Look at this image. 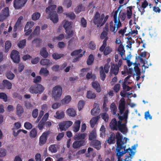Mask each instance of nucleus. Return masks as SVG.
I'll use <instances>...</instances> for the list:
<instances>
[{"instance_id":"1","label":"nucleus","mask_w":161,"mask_h":161,"mask_svg":"<svg viewBox=\"0 0 161 161\" xmlns=\"http://www.w3.org/2000/svg\"><path fill=\"white\" fill-rule=\"evenodd\" d=\"M123 136L119 132H117L116 135V144L117 147L116 149L117 151L116 156L118 159L125 153L132 151V149L130 148L125 149L126 146H124L125 142L123 140ZM118 161H119V159Z\"/></svg>"},{"instance_id":"2","label":"nucleus","mask_w":161,"mask_h":161,"mask_svg":"<svg viewBox=\"0 0 161 161\" xmlns=\"http://www.w3.org/2000/svg\"><path fill=\"white\" fill-rule=\"evenodd\" d=\"M109 16H105L104 14H100L98 12H97L93 17V21L95 25H97V27L103 26L107 20Z\"/></svg>"},{"instance_id":"3","label":"nucleus","mask_w":161,"mask_h":161,"mask_svg":"<svg viewBox=\"0 0 161 161\" xmlns=\"http://www.w3.org/2000/svg\"><path fill=\"white\" fill-rule=\"evenodd\" d=\"M55 5H52L48 6L45 10L46 13L48 15L49 18L53 23H56L58 21V15L55 9L56 7Z\"/></svg>"},{"instance_id":"4","label":"nucleus","mask_w":161,"mask_h":161,"mask_svg":"<svg viewBox=\"0 0 161 161\" xmlns=\"http://www.w3.org/2000/svg\"><path fill=\"white\" fill-rule=\"evenodd\" d=\"M62 93L61 86L59 85L56 86L52 90V96L55 101L58 100L60 98Z\"/></svg>"},{"instance_id":"5","label":"nucleus","mask_w":161,"mask_h":161,"mask_svg":"<svg viewBox=\"0 0 161 161\" xmlns=\"http://www.w3.org/2000/svg\"><path fill=\"white\" fill-rule=\"evenodd\" d=\"M109 66L108 64H105L104 67L101 66L99 68V73L100 78L101 80L103 81L105 80L106 75V73H108Z\"/></svg>"},{"instance_id":"6","label":"nucleus","mask_w":161,"mask_h":161,"mask_svg":"<svg viewBox=\"0 0 161 161\" xmlns=\"http://www.w3.org/2000/svg\"><path fill=\"white\" fill-rule=\"evenodd\" d=\"M73 124V122L70 120L63 121L58 124L60 131H65L69 128Z\"/></svg>"},{"instance_id":"7","label":"nucleus","mask_w":161,"mask_h":161,"mask_svg":"<svg viewBox=\"0 0 161 161\" xmlns=\"http://www.w3.org/2000/svg\"><path fill=\"white\" fill-rule=\"evenodd\" d=\"M107 35L108 32L105 31H103L100 35V38L102 39H104L103 41L102 45L99 48V50L100 51H103L107 46L106 42L108 39V37L107 36Z\"/></svg>"},{"instance_id":"8","label":"nucleus","mask_w":161,"mask_h":161,"mask_svg":"<svg viewBox=\"0 0 161 161\" xmlns=\"http://www.w3.org/2000/svg\"><path fill=\"white\" fill-rule=\"evenodd\" d=\"M10 57L14 62L18 64L20 60V56L19 52L17 50H13L10 54Z\"/></svg>"},{"instance_id":"9","label":"nucleus","mask_w":161,"mask_h":161,"mask_svg":"<svg viewBox=\"0 0 161 161\" xmlns=\"http://www.w3.org/2000/svg\"><path fill=\"white\" fill-rule=\"evenodd\" d=\"M9 15L8 8L5 7L2 10L0 14V21L2 22L4 21Z\"/></svg>"},{"instance_id":"10","label":"nucleus","mask_w":161,"mask_h":161,"mask_svg":"<svg viewBox=\"0 0 161 161\" xmlns=\"http://www.w3.org/2000/svg\"><path fill=\"white\" fill-rule=\"evenodd\" d=\"M27 0H14V6L16 9H19L24 6Z\"/></svg>"},{"instance_id":"11","label":"nucleus","mask_w":161,"mask_h":161,"mask_svg":"<svg viewBox=\"0 0 161 161\" xmlns=\"http://www.w3.org/2000/svg\"><path fill=\"white\" fill-rule=\"evenodd\" d=\"M34 24V23L32 21L28 22L27 23L24 29L25 31H26L25 33V36H28L31 33L32 31L31 28Z\"/></svg>"},{"instance_id":"12","label":"nucleus","mask_w":161,"mask_h":161,"mask_svg":"<svg viewBox=\"0 0 161 161\" xmlns=\"http://www.w3.org/2000/svg\"><path fill=\"white\" fill-rule=\"evenodd\" d=\"M127 122H125L123 123H121V122H119V123H118V129L121 133L124 134H126L128 132V128L126 126Z\"/></svg>"},{"instance_id":"13","label":"nucleus","mask_w":161,"mask_h":161,"mask_svg":"<svg viewBox=\"0 0 161 161\" xmlns=\"http://www.w3.org/2000/svg\"><path fill=\"white\" fill-rule=\"evenodd\" d=\"M49 134V131L44 132L42 134L39 138V144L40 146H42L46 143L47 139V137Z\"/></svg>"},{"instance_id":"14","label":"nucleus","mask_w":161,"mask_h":161,"mask_svg":"<svg viewBox=\"0 0 161 161\" xmlns=\"http://www.w3.org/2000/svg\"><path fill=\"white\" fill-rule=\"evenodd\" d=\"M86 144L85 140H80L75 141L72 145L73 148L75 149L80 148L81 146H84Z\"/></svg>"},{"instance_id":"15","label":"nucleus","mask_w":161,"mask_h":161,"mask_svg":"<svg viewBox=\"0 0 161 161\" xmlns=\"http://www.w3.org/2000/svg\"><path fill=\"white\" fill-rule=\"evenodd\" d=\"M119 8L120 7H119L118 8L117 10L115 11L113 16L114 23L115 24H116V25L117 27L118 28H120L122 26L121 23L120 21L119 18L118 19H117V14L118 12V10Z\"/></svg>"},{"instance_id":"16","label":"nucleus","mask_w":161,"mask_h":161,"mask_svg":"<svg viewBox=\"0 0 161 161\" xmlns=\"http://www.w3.org/2000/svg\"><path fill=\"white\" fill-rule=\"evenodd\" d=\"M125 99L122 98L120 101L118 108L119 110V113L121 114H123L125 108Z\"/></svg>"},{"instance_id":"17","label":"nucleus","mask_w":161,"mask_h":161,"mask_svg":"<svg viewBox=\"0 0 161 161\" xmlns=\"http://www.w3.org/2000/svg\"><path fill=\"white\" fill-rule=\"evenodd\" d=\"M94 108L91 110V113L93 115H97L100 112V109L99 105L97 103H94Z\"/></svg>"},{"instance_id":"18","label":"nucleus","mask_w":161,"mask_h":161,"mask_svg":"<svg viewBox=\"0 0 161 161\" xmlns=\"http://www.w3.org/2000/svg\"><path fill=\"white\" fill-rule=\"evenodd\" d=\"M114 133H112L109 135V137L107 140L106 142L109 144H114L115 142V138H116V135Z\"/></svg>"},{"instance_id":"19","label":"nucleus","mask_w":161,"mask_h":161,"mask_svg":"<svg viewBox=\"0 0 161 161\" xmlns=\"http://www.w3.org/2000/svg\"><path fill=\"white\" fill-rule=\"evenodd\" d=\"M110 127L112 130H118V122L115 118L113 119L109 124Z\"/></svg>"},{"instance_id":"20","label":"nucleus","mask_w":161,"mask_h":161,"mask_svg":"<svg viewBox=\"0 0 161 161\" xmlns=\"http://www.w3.org/2000/svg\"><path fill=\"white\" fill-rule=\"evenodd\" d=\"M129 113V110L128 109L126 110L123 116H121L119 115L118 118L119 119L118 121V123H119V122H121V123H122V121L124 120L125 122H127V120L128 117V114Z\"/></svg>"},{"instance_id":"21","label":"nucleus","mask_w":161,"mask_h":161,"mask_svg":"<svg viewBox=\"0 0 161 161\" xmlns=\"http://www.w3.org/2000/svg\"><path fill=\"white\" fill-rule=\"evenodd\" d=\"M87 135V134L85 133H76L74 136V139L75 140H84L86 136Z\"/></svg>"},{"instance_id":"22","label":"nucleus","mask_w":161,"mask_h":161,"mask_svg":"<svg viewBox=\"0 0 161 161\" xmlns=\"http://www.w3.org/2000/svg\"><path fill=\"white\" fill-rule=\"evenodd\" d=\"M92 146L97 150H99L101 147V142L97 140H94L91 142Z\"/></svg>"},{"instance_id":"23","label":"nucleus","mask_w":161,"mask_h":161,"mask_svg":"<svg viewBox=\"0 0 161 161\" xmlns=\"http://www.w3.org/2000/svg\"><path fill=\"white\" fill-rule=\"evenodd\" d=\"M119 70V66L117 64H113L111 65V72L112 73L116 75L118 74Z\"/></svg>"},{"instance_id":"24","label":"nucleus","mask_w":161,"mask_h":161,"mask_svg":"<svg viewBox=\"0 0 161 161\" xmlns=\"http://www.w3.org/2000/svg\"><path fill=\"white\" fill-rule=\"evenodd\" d=\"M24 109L20 104H18L16 107V114L18 117H20L24 112Z\"/></svg>"},{"instance_id":"25","label":"nucleus","mask_w":161,"mask_h":161,"mask_svg":"<svg viewBox=\"0 0 161 161\" xmlns=\"http://www.w3.org/2000/svg\"><path fill=\"white\" fill-rule=\"evenodd\" d=\"M3 87H1V88H3L5 87L8 89L12 88V83L7 80H3Z\"/></svg>"},{"instance_id":"26","label":"nucleus","mask_w":161,"mask_h":161,"mask_svg":"<svg viewBox=\"0 0 161 161\" xmlns=\"http://www.w3.org/2000/svg\"><path fill=\"white\" fill-rule=\"evenodd\" d=\"M23 19V17L22 16H20L18 18L14 27L13 30L14 32H16L17 29L19 28L21 25V21Z\"/></svg>"},{"instance_id":"27","label":"nucleus","mask_w":161,"mask_h":161,"mask_svg":"<svg viewBox=\"0 0 161 161\" xmlns=\"http://www.w3.org/2000/svg\"><path fill=\"white\" fill-rule=\"evenodd\" d=\"M40 64L43 66H45L47 67L51 65L52 63L49 59H43L40 61Z\"/></svg>"},{"instance_id":"28","label":"nucleus","mask_w":161,"mask_h":161,"mask_svg":"<svg viewBox=\"0 0 161 161\" xmlns=\"http://www.w3.org/2000/svg\"><path fill=\"white\" fill-rule=\"evenodd\" d=\"M92 87L95 89L98 92H99L101 91V89L99 84L96 82L94 81L92 83Z\"/></svg>"},{"instance_id":"29","label":"nucleus","mask_w":161,"mask_h":161,"mask_svg":"<svg viewBox=\"0 0 161 161\" xmlns=\"http://www.w3.org/2000/svg\"><path fill=\"white\" fill-rule=\"evenodd\" d=\"M116 24H115L114 26L113 22L112 21H111L109 23L110 30L111 32H114V34H115L118 29Z\"/></svg>"},{"instance_id":"30","label":"nucleus","mask_w":161,"mask_h":161,"mask_svg":"<svg viewBox=\"0 0 161 161\" xmlns=\"http://www.w3.org/2000/svg\"><path fill=\"white\" fill-rule=\"evenodd\" d=\"M40 54L42 57L45 58H46L48 57V53L46 47H43L42 48L40 51Z\"/></svg>"},{"instance_id":"31","label":"nucleus","mask_w":161,"mask_h":161,"mask_svg":"<svg viewBox=\"0 0 161 161\" xmlns=\"http://www.w3.org/2000/svg\"><path fill=\"white\" fill-rule=\"evenodd\" d=\"M97 134L95 130H92L89 135V140L92 141L97 138Z\"/></svg>"},{"instance_id":"32","label":"nucleus","mask_w":161,"mask_h":161,"mask_svg":"<svg viewBox=\"0 0 161 161\" xmlns=\"http://www.w3.org/2000/svg\"><path fill=\"white\" fill-rule=\"evenodd\" d=\"M99 119L98 116L93 118L90 121V123L92 128H93Z\"/></svg>"},{"instance_id":"33","label":"nucleus","mask_w":161,"mask_h":161,"mask_svg":"<svg viewBox=\"0 0 161 161\" xmlns=\"http://www.w3.org/2000/svg\"><path fill=\"white\" fill-rule=\"evenodd\" d=\"M66 113L70 116L74 117L76 115L75 111L72 108L68 109L66 111Z\"/></svg>"},{"instance_id":"34","label":"nucleus","mask_w":161,"mask_h":161,"mask_svg":"<svg viewBox=\"0 0 161 161\" xmlns=\"http://www.w3.org/2000/svg\"><path fill=\"white\" fill-rule=\"evenodd\" d=\"M39 74L40 75L47 76L49 74V71L46 68L42 67L41 68L39 71Z\"/></svg>"},{"instance_id":"35","label":"nucleus","mask_w":161,"mask_h":161,"mask_svg":"<svg viewBox=\"0 0 161 161\" xmlns=\"http://www.w3.org/2000/svg\"><path fill=\"white\" fill-rule=\"evenodd\" d=\"M127 10H126L127 18L128 19H130L132 15V7L131 6L127 7Z\"/></svg>"},{"instance_id":"36","label":"nucleus","mask_w":161,"mask_h":161,"mask_svg":"<svg viewBox=\"0 0 161 161\" xmlns=\"http://www.w3.org/2000/svg\"><path fill=\"white\" fill-rule=\"evenodd\" d=\"M64 116V112L63 111L59 112L57 111L56 113V115L54 117L57 119H61L63 118Z\"/></svg>"},{"instance_id":"37","label":"nucleus","mask_w":161,"mask_h":161,"mask_svg":"<svg viewBox=\"0 0 161 161\" xmlns=\"http://www.w3.org/2000/svg\"><path fill=\"white\" fill-rule=\"evenodd\" d=\"M94 57L92 54H90L88 56L86 60V63L88 65H91L93 62Z\"/></svg>"},{"instance_id":"38","label":"nucleus","mask_w":161,"mask_h":161,"mask_svg":"<svg viewBox=\"0 0 161 161\" xmlns=\"http://www.w3.org/2000/svg\"><path fill=\"white\" fill-rule=\"evenodd\" d=\"M29 91L32 94H38V91L36 90V84L31 86L29 88Z\"/></svg>"},{"instance_id":"39","label":"nucleus","mask_w":161,"mask_h":161,"mask_svg":"<svg viewBox=\"0 0 161 161\" xmlns=\"http://www.w3.org/2000/svg\"><path fill=\"white\" fill-rule=\"evenodd\" d=\"M71 98L70 96L68 95L65 97L64 98L61 100V103L63 104L69 103L71 100Z\"/></svg>"},{"instance_id":"40","label":"nucleus","mask_w":161,"mask_h":161,"mask_svg":"<svg viewBox=\"0 0 161 161\" xmlns=\"http://www.w3.org/2000/svg\"><path fill=\"white\" fill-rule=\"evenodd\" d=\"M96 97L95 93L92 92L91 91H89L87 92L86 97L88 99H94Z\"/></svg>"},{"instance_id":"41","label":"nucleus","mask_w":161,"mask_h":161,"mask_svg":"<svg viewBox=\"0 0 161 161\" xmlns=\"http://www.w3.org/2000/svg\"><path fill=\"white\" fill-rule=\"evenodd\" d=\"M110 109L111 111L114 115L116 114V113L117 111V108L114 103H112L110 105Z\"/></svg>"},{"instance_id":"42","label":"nucleus","mask_w":161,"mask_h":161,"mask_svg":"<svg viewBox=\"0 0 161 161\" xmlns=\"http://www.w3.org/2000/svg\"><path fill=\"white\" fill-rule=\"evenodd\" d=\"M57 145L53 144L50 145L49 147V150L52 153H55L57 152Z\"/></svg>"},{"instance_id":"43","label":"nucleus","mask_w":161,"mask_h":161,"mask_svg":"<svg viewBox=\"0 0 161 161\" xmlns=\"http://www.w3.org/2000/svg\"><path fill=\"white\" fill-rule=\"evenodd\" d=\"M36 90L38 91V93L41 94L44 90V87L41 84H36Z\"/></svg>"},{"instance_id":"44","label":"nucleus","mask_w":161,"mask_h":161,"mask_svg":"<svg viewBox=\"0 0 161 161\" xmlns=\"http://www.w3.org/2000/svg\"><path fill=\"white\" fill-rule=\"evenodd\" d=\"M71 24L72 22L66 21L65 22L63 27L65 30L71 29L72 27Z\"/></svg>"},{"instance_id":"45","label":"nucleus","mask_w":161,"mask_h":161,"mask_svg":"<svg viewBox=\"0 0 161 161\" xmlns=\"http://www.w3.org/2000/svg\"><path fill=\"white\" fill-rule=\"evenodd\" d=\"M95 5L93 2H92L89 4L88 7L89 10L91 13H92L94 11V8H95Z\"/></svg>"},{"instance_id":"46","label":"nucleus","mask_w":161,"mask_h":161,"mask_svg":"<svg viewBox=\"0 0 161 161\" xmlns=\"http://www.w3.org/2000/svg\"><path fill=\"white\" fill-rule=\"evenodd\" d=\"M41 16V14L39 13L36 12L32 15L31 18L33 20H38Z\"/></svg>"},{"instance_id":"47","label":"nucleus","mask_w":161,"mask_h":161,"mask_svg":"<svg viewBox=\"0 0 161 161\" xmlns=\"http://www.w3.org/2000/svg\"><path fill=\"white\" fill-rule=\"evenodd\" d=\"M84 9L81 4H80L78 6L75 8L74 11L76 14H78L81 11H82Z\"/></svg>"},{"instance_id":"48","label":"nucleus","mask_w":161,"mask_h":161,"mask_svg":"<svg viewBox=\"0 0 161 161\" xmlns=\"http://www.w3.org/2000/svg\"><path fill=\"white\" fill-rule=\"evenodd\" d=\"M64 56V54H58L57 53H54L52 55L53 58L55 59H58Z\"/></svg>"},{"instance_id":"49","label":"nucleus","mask_w":161,"mask_h":161,"mask_svg":"<svg viewBox=\"0 0 161 161\" xmlns=\"http://www.w3.org/2000/svg\"><path fill=\"white\" fill-rule=\"evenodd\" d=\"M11 47V42L9 41H7L5 43V52H8Z\"/></svg>"},{"instance_id":"50","label":"nucleus","mask_w":161,"mask_h":161,"mask_svg":"<svg viewBox=\"0 0 161 161\" xmlns=\"http://www.w3.org/2000/svg\"><path fill=\"white\" fill-rule=\"evenodd\" d=\"M26 42V39H24L19 42L18 43L17 45L20 48H23L25 45Z\"/></svg>"},{"instance_id":"51","label":"nucleus","mask_w":161,"mask_h":161,"mask_svg":"<svg viewBox=\"0 0 161 161\" xmlns=\"http://www.w3.org/2000/svg\"><path fill=\"white\" fill-rule=\"evenodd\" d=\"M6 76L8 79L11 80L14 78L15 75L11 71H9L7 72Z\"/></svg>"},{"instance_id":"52","label":"nucleus","mask_w":161,"mask_h":161,"mask_svg":"<svg viewBox=\"0 0 161 161\" xmlns=\"http://www.w3.org/2000/svg\"><path fill=\"white\" fill-rule=\"evenodd\" d=\"M88 47L92 50H94L96 48V45L94 41H91L88 44Z\"/></svg>"},{"instance_id":"53","label":"nucleus","mask_w":161,"mask_h":161,"mask_svg":"<svg viewBox=\"0 0 161 161\" xmlns=\"http://www.w3.org/2000/svg\"><path fill=\"white\" fill-rule=\"evenodd\" d=\"M65 32L67 35V38H70L73 35L74 32L73 31L71 30V29L65 30Z\"/></svg>"},{"instance_id":"54","label":"nucleus","mask_w":161,"mask_h":161,"mask_svg":"<svg viewBox=\"0 0 161 161\" xmlns=\"http://www.w3.org/2000/svg\"><path fill=\"white\" fill-rule=\"evenodd\" d=\"M37 130L36 128H33L30 132V136L31 137L35 138L37 136Z\"/></svg>"},{"instance_id":"55","label":"nucleus","mask_w":161,"mask_h":161,"mask_svg":"<svg viewBox=\"0 0 161 161\" xmlns=\"http://www.w3.org/2000/svg\"><path fill=\"white\" fill-rule=\"evenodd\" d=\"M86 78L88 79H92L93 80H95L96 78V76L95 75H92V72H88L86 75Z\"/></svg>"},{"instance_id":"56","label":"nucleus","mask_w":161,"mask_h":161,"mask_svg":"<svg viewBox=\"0 0 161 161\" xmlns=\"http://www.w3.org/2000/svg\"><path fill=\"white\" fill-rule=\"evenodd\" d=\"M118 51L119 52V54L122 57L124 54V53L125 52V50L124 47L122 45H120L118 48Z\"/></svg>"},{"instance_id":"57","label":"nucleus","mask_w":161,"mask_h":161,"mask_svg":"<svg viewBox=\"0 0 161 161\" xmlns=\"http://www.w3.org/2000/svg\"><path fill=\"white\" fill-rule=\"evenodd\" d=\"M111 51V48L108 47H105L104 50L103 52V54L104 55L106 56Z\"/></svg>"},{"instance_id":"58","label":"nucleus","mask_w":161,"mask_h":161,"mask_svg":"<svg viewBox=\"0 0 161 161\" xmlns=\"http://www.w3.org/2000/svg\"><path fill=\"white\" fill-rule=\"evenodd\" d=\"M0 99H2L4 102H6L7 101V96L5 93L3 92H0Z\"/></svg>"},{"instance_id":"59","label":"nucleus","mask_w":161,"mask_h":161,"mask_svg":"<svg viewBox=\"0 0 161 161\" xmlns=\"http://www.w3.org/2000/svg\"><path fill=\"white\" fill-rule=\"evenodd\" d=\"M41 43V40L38 39H35L32 42V44H36V47H40Z\"/></svg>"},{"instance_id":"60","label":"nucleus","mask_w":161,"mask_h":161,"mask_svg":"<svg viewBox=\"0 0 161 161\" xmlns=\"http://www.w3.org/2000/svg\"><path fill=\"white\" fill-rule=\"evenodd\" d=\"M42 80V78L40 76H37L33 79V82L36 84L40 83Z\"/></svg>"},{"instance_id":"61","label":"nucleus","mask_w":161,"mask_h":161,"mask_svg":"<svg viewBox=\"0 0 161 161\" xmlns=\"http://www.w3.org/2000/svg\"><path fill=\"white\" fill-rule=\"evenodd\" d=\"M81 52L82 50L81 49L75 50L71 53V55L72 56L77 55L78 56L80 54V53H81Z\"/></svg>"},{"instance_id":"62","label":"nucleus","mask_w":161,"mask_h":161,"mask_svg":"<svg viewBox=\"0 0 161 161\" xmlns=\"http://www.w3.org/2000/svg\"><path fill=\"white\" fill-rule=\"evenodd\" d=\"M72 1L69 0H64L63 3L64 5H66L67 8L70 7L72 4Z\"/></svg>"},{"instance_id":"63","label":"nucleus","mask_w":161,"mask_h":161,"mask_svg":"<svg viewBox=\"0 0 161 161\" xmlns=\"http://www.w3.org/2000/svg\"><path fill=\"white\" fill-rule=\"evenodd\" d=\"M84 105V103L83 101H80L78 104V107L79 111L81 110L83 108Z\"/></svg>"},{"instance_id":"64","label":"nucleus","mask_w":161,"mask_h":161,"mask_svg":"<svg viewBox=\"0 0 161 161\" xmlns=\"http://www.w3.org/2000/svg\"><path fill=\"white\" fill-rule=\"evenodd\" d=\"M81 25L84 28H85L87 26V22L86 20L83 17L81 18L80 21Z\"/></svg>"}]
</instances>
